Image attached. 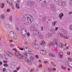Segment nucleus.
<instances>
[{
	"mask_svg": "<svg viewBox=\"0 0 72 72\" xmlns=\"http://www.w3.org/2000/svg\"><path fill=\"white\" fill-rule=\"evenodd\" d=\"M24 49L26 53H24L23 55H21L18 51H16L15 53V55L19 59H22V58L24 59H27L28 56L27 55V53H28L30 54H32V52L31 50H30V49L29 48L27 47H24Z\"/></svg>",
	"mask_w": 72,
	"mask_h": 72,
	"instance_id": "f257e3e1",
	"label": "nucleus"
},
{
	"mask_svg": "<svg viewBox=\"0 0 72 72\" xmlns=\"http://www.w3.org/2000/svg\"><path fill=\"white\" fill-rule=\"evenodd\" d=\"M33 21V18L31 15L29 14H26L25 16V18H22V22L25 23L26 25L31 24V22Z\"/></svg>",
	"mask_w": 72,
	"mask_h": 72,
	"instance_id": "f03ea898",
	"label": "nucleus"
},
{
	"mask_svg": "<svg viewBox=\"0 0 72 72\" xmlns=\"http://www.w3.org/2000/svg\"><path fill=\"white\" fill-rule=\"evenodd\" d=\"M10 36L14 39H16L17 37L16 34L13 31H11L10 32Z\"/></svg>",
	"mask_w": 72,
	"mask_h": 72,
	"instance_id": "7ed1b4c3",
	"label": "nucleus"
},
{
	"mask_svg": "<svg viewBox=\"0 0 72 72\" xmlns=\"http://www.w3.org/2000/svg\"><path fill=\"white\" fill-rule=\"evenodd\" d=\"M56 3L57 4H58V5L60 6H61L62 5H64V4H66L64 3V2H63L62 3V0H54Z\"/></svg>",
	"mask_w": 72,
	"mask_h": 72,
	"instance_id": "20e7f679",
	"label": "nucleus"
},
{
	"mask_svg": "<svg viewBox=\"0 0 72 72\" xmlns=\"http://www.w3.org/2000/svg\"><path fill=\"white\" fill-rule=\"evenodd\" d=\"M57 40H56V41H53V45L54 48H56L57 46L59 44V42H57Z\"/></svg>",
	"mask_w": 72,
	"mask_h": 72,
	"instance_id": "39448f33",
	"label": "nucleus"
},
{
	"mask_svg": "<svg viewBox=\"0 0 72 72\" xmlns=\"http://www.w3.org/2000/svg\"><path fill=\"white\" fill-rule=\"evenodd\" d=\"M33 47H34L36 50H39L40 48V46L38 45L37 44L33 43Z\"/></svg>",
	"mask_w": 72,
	"mask_h": 72,
	"instance_id": "423d86ee",
	"label": "nucleus"
},
{
	"mask_svg": "<svg viewBox=\"0 0 72 72\" xmlns=\"http://www.w3.org/2000/svg\"><path fill=\"white\" fill-rule=\"evenodd\" d=\"M8 3L9 4H11V6L12 7L13 9H14V6L12 4V0H7Z\"/></svg>",
	"mask_w": 72,
	"mask_h": 72,
	"instance_id": "0eeeda50",
	"label": "nucleus"
},
{
	"mask_svg": "<svg viewBox=\"0 0 72 72\" xmlns=\"http://www.w3.org/2000/svg\"><path fill=\"white\" fill-rule=\"evenodd\" d=\"M6 54L10 57H11L13 55V53L12 52L9 51L6 52Z\"/></svg>",
	"mask_w": 72,
	"mask_h": 72,
	"instance_id": "6e6552de",
	"label": "nucleus"
},
{
	"mask_svg": "<svg viewBox=\"0 0 72 72\" xmlns=\"http://www.w3.org/2000/svg\"><path fill=\"white\" fill-rule=\"evenodd\" d=\"M51 9L52 10L54 11L55 10V6L54 4H51Z\"/></svg>",
	"mask_w": 72,
	"mask_h": 72,
	"instance_id": "1a4fd4ad",
	"label": "nucleus"
},
{
	"mask_svg": "<svg viewBox=\"0 0 72 72\" xmlns=\"http://www.w3.org/2000/svg\"><path fill=\"white\" fill-rule=\"evenodd\" d=\"M47 5L46 2H43L41 3V6L43 7H45Z\"/></svg>",
	"mask_w": 72,
	"mask_h": 72,
	"instance_id": "9d476101",
	"label": "nucleus"
},
{
	"mask_svg": "<svg viewBox=\"0 0 72 72\" xmlns=\"http://www.w3.org/2000/svg\"><path fill=\"white\" fill-rule=\"evenodd\" d=\"M28 4L30 6L34 5V4H35V2L31 1L28 2Z\"/></svg>",
	"mask_w": 72,
	"mask_h": 72,
	"instance_id": "9b49d317",
	"label": "nucleus"
},
{
	"mask_svg": "<svg viewBox=\"0 0 72 72\" xmlns=\"http://www.w3.org/2000/svg\"><path fill=\"white\" fill-rule=\"evenodd\" d=\"M16 3V8H17V9H19V1H17L15 3Z\"/></svg>",
	"mask_w": 72,
	"mask_h": 72,
	"instance_id": "f8f14e48",
	"label": "nucleus"
},
{
	"mask_svg": "<svg viewBox=\"0 0 72 72\" xmlns=\"http://www.w3.org/2000/svg\"><path fill=\"white\" fill-rule=\"evenodd\" d=\"M40 53L43 55L46 54V51L45 50H42L40 51Z\"/></svg>",
	"mask_w": 72,
	"mask_h": 72,
	"instance_id": "ddd939ff",
	"label": "nucleus"
},
{
	"mask_svg": "<svg viewBox=\"0 0 72 72\" xmlns=\"http://www.w3.org/2000/svg\"><path fill=\"white\" fill-rule=\"evenodd\" d=\"M64 16V14L63 13H61L60 14H59V17L60 18V19H62V17Z\"/></svg>",
	"mask_w": 72,
	"mask_h": 72,
	"instance_id": "4468645a",
	"label": "nucleus"
},
{
	"mask_svg": "<svg viewBox=\"0 0 72 72\" xmlns=\"http://www.w3.org/2000/svg\"><path fill=\"white\" fill-rule=\"evenodd\" d=\"M21 33L22 35H26L27 34V30H25L24 32H23V31L21 30Z\"/></svg>",
	"mask_w": 72,
	"mask_h": 72,
	"instance_id": "2eb2a0df",
	"label": "nucleus"
},
{
	"mask_svg": "<svg viewBox=\"0 0 72 72\" xmlns=\"http://www.w3.org/2000/svg\"><path fill=\"white\" fill-rule=\"evenodd\" d=\"M58 54L60 56V58H63V53L62 52H60Z\"/></svg>",
	"mask_w": 72,
	"mask_h": 72,
	"instance_id": "dca6fc26",
	"label": "nucleus"
},
{
	"mask_svg": "<svg viewBox=\"0 0 72 72\" xmlns=\"http://www.w3.org/2000/svg\"><path fill=\"white\" fill-rule=\"evenodd\" d=\"M45 44V42L44 40H42L41 42L40 43V45L44 46Z\"/></svg>",
	"mask_w": 72,
	"mask_h": 72,
	"instance_id": "f3484780",
	"label": "nucleus"
},
{
	"mask_svg": "<svg viewBox=\"0 0 72 72\" xmlns=\"http://www.w3.org/2000/svg\"><path fill=\"white\" fill-rule=\"evenodd\" d=\"M51 37V34L50 33H49L46 35V38H49Z\"/></svg>",
	"mask_w": 72,
	"mask_h": 72,
	"instance_id": "a211bd4d",
	"label": "nucleus"
},
{
	"mask_svg": "<svg viewBox=\"0 0 72 72\" xmlns=\"http://www.w3.org/2000/svg\"><path fill=\"white\" fill-rule=\"evenodd\" d=\"M50 31L52 32V33H55V29L54 28L51 29L50 30Z\"/></svg>",
	"mask_w": 72,
	"mask_h": 72,
	"instance_id": "6ab92c4d",
	"label": "nucleus"
},
{
	"mask_svg": "<svg viewBox=\"0 0 72 72\" xmlns=\"http://www.w3.org/2000/svg\"><path fill=\"white\" fill-rule=\"evenodd\" d=\"M27 62L29 65H31L32 64V62H31L30 60H27Z\"/></svg>",
	"mask_w": 72,
	"mask_h": 72,
	"instance_id": "aec40b11",
	"label": "nucleus"
},
{
	"mask_svg": "<svg viewBox=\"0 0 72 72\" xmlns=\"http://www.w3.org/2000/svg\"><path fill=\"white\" fill-rule=\"evenodd\" d=\"M60 47L61 48H63V43H60Z\"/></svg>",
	"mask_w": 72,
	"mask_h": 72,
	"instance_id": "412c9836",
	"label": "nucleus"
},
{
	"mask_svg": "<svg viewBox=\"0 0 72 72\" xmlns=\"http://www.w3.org/2000/svg\"><path fill=\"white\" fill-rule=\"evenodd\" d=\"M49 56H50L51 57H55V55L52 53H49Z\"/></svg>",
	"mask_w": 72,
	"mask_h": 72,
	"instance_id": "4be33fe9",
	"label": "nucleus"
},
{
	"mask_svg": "<svg viewBox=\"0 0 72 72\" xmlns=\"http://www.w3.org/2000/svg\"><path fill=\"white\" fill-rule=\"evenodd\" d=\"M38 36H39V37H40V39H42V36L41 35V33H40L38 32Z\"/></svg>",
	"mask_w": 72,
	"mask_h": 72,
	"instance_id": "5701e85b",
	"label": "nucleus"
},
{
	"mask_svg": "<svg viewBox=\"0 0 72 72\" xmlns=\"http://www.w3.org/2000/svg\"><path fill=\"white\" fill-rule=\"evenodd\" d=\"M59 35H60V37H61L62 38H63V37H64V35L62 33H59Z\"/></svg>",
	"mask_w": 72,
	"mask_h": 72,
	"instance_id": "b1692460",
	"label": "nucleus"
},
{
	"mask_svg": "<svg viewBox=\"0 0 72 72\" xmlns=\"http://www.w3.org/2000/svg\"><path fill=\"white\" fill-rule=\"evenodd\" d=\"M57 22L56 21H54L53 22L52 24L54 26H55V23H57Z\"/></svg>",
	"mask_w": 72,
	"mask_h": 72,
	"instance_id": "393cba45",
	"label": "nucleus"
},
{
	"mask_svg": "<svg viewBox=\"0 0 72 72\" xmlns=\"http://www.w3.org/2000/svg\"><path fill=\"white\" fill-rule=\"evenodd\" d=\"M69 66L71 68H72V62H70L69 64Z\"/></svg>",
	"mask_w": 72,
	"mask_h": 72,
	"instance_id": "a878e982",
	"label": "nucleus"
},
{
	"mask_svg": "<svg viewBox=\"0 0 72 72\" xmlns=\"http://www.w3.org/2000/svg\"><path fill=\"white\" fill-rule=\"evenodd\" d=\"M4 17V15L3 14L1 15V19H3Z\"/></svg>",
	"mask_w": 72,
	"mask_h": 72,
	"instance_id": "bb28decb",
	"label": "nucleus"
},
{
	"mask_svg": "<svg viewBox=\"0 0 72 72\" xmlns=\"http://www.w3.org/2000/svg\"><path fill=\"white\" fill-rule=\"evenodd\" d=\"M51 64L53 67H54V66H55V65L54 64V63H53V62H51Z\"/></svg>",
	"mask_w": 72,
	"mask_h": 72,
	"instance_id": "cd10ccee",
	"label": "nucleus"
},
{
	"mask_svg": "<svg viewBox=\"0 0 72 72\" xmlns=\"http://www.w3.org/2000/svg\"><path fill=\"white\" fill-rule=\"evenodd\" d=\"M9 19H10V21H12L13 20L12 16V15L10 16Z\"/></svg>",
	"mask_w": 72,
	"mask_h": 72,
	"instance_id": "c85d7f7f",
	"label": "nucleus"
},
{
	"mask_svg": "<svg viewBox=\"0 0 72 72\" xmlns=\"http://www.w3.org/2000/svg\"><path fill=\"white\" fill-rule=\"evenodd\" d=\"M6 27L7 28H9L10 27V26L9 24H6Z\"/></svg>",
	"mask_w": 72,
	"mask_h": 72,
	"instance_id": "c756f323",
	"label": "nucleus"
},
{
	"mask_svg": "<svg viewBox=\"0 0 72 72\" xmlns=\"http://www.w3.org/2000/svg\"><path fill=\"white\" fill-rule=\"evenodd\" d=\"M28 42H27V41H25L24 42V44L25 45H28Z\"/></svg>",
	"mask_w": 72,
	"mask_h": 72,
	"instance_id": "7c9ffc66",
	"label": "nucleus"
},
{
	"mask_svg": "<svg viewBox=\"0 0 72 72\" xmlns=\"http://www.w3.org/2000/svg\"><path fill=\"white\" fill-rule=\"evenodd\" d=\"M30 60H33L34 59V58L32 57V56H31L30 57Z\"/></svg>",
	"mask_w": 72,
	"mask_h": 72,
	"instance_id": "2f4dec72",
	"label": "nucleus"
},
{
	"mask_svg": "<svg viewBox=\"0 0 72 72\" xmlns=\"http://www.w3.org/2000/svg\"><path fill=\"white\" fill-rule=\"evenodd\" d=\"M69 29L71 31H72V24L70 25L69 26Z\"/></svg>",
	"mask_w": 72,
	"mask_h": 72,
	"instance_id": "473e14b6",
	"label": "nucleus"
},
{
	"mask_svg": "<svg viewBox=\"0 0 72 72\" xmlns=\"http://www.w3.org/2000/svg\"><path fill=\"white\" fill-rule=\"evenodd\" d=\"M5 5V4H4V3H2V6L1 7V8H3L4 7V5Z\"/></svg>",
	"mask_w": 72,
	"mask_h": 72,
	"instance_id": "72a5a7b5",
	"label": "nucleus"
},
{
	"mask_svg": "<svg viewBox=\"0 0 72 72\" xmlns=\"http://www.w3.org/2000/svg\"><path fill=\"white\" fill-rule=\"evenodd\" d=\"M4 67H7L8 66V65L7 64H4Z\"/></svg>",
	"mask_w": 72,
	"mask_h": 72,
	"instance_id": "f704fd0d",
	"label": "nucleus"
},
{
	"mask_svg": "<svg viewBox=\"0 0 72 72\" xmlns=\"http://www.w3.org/2000/svg\"><path fill=\"white\" fill-rule=\"evenodd\" d=\"M46 19V17H44L42 19V20L43 21H45Z\"/></svg>",
	"mask_w": 72,
	"mask_h": 72,
	"instance_id": "c9c22d12",
	"label": "nucleus"
},
{
	"mask_svg": "<svg viewBox=\"0 0 72 72\" xmlns=\"http://www.w3.org/2000/svg\"><path fill=\"white\" fill-rule=\"evenodd\" d=\"M13 64L14 66H16V65L17 64H16V63H15V62H13Z\"/></svg>",
	"mask_w": 72,
	"mask_h": 72,
	"instance_id": "e433bc0d",
	"label": "nucleus"
},
{
	"mask_svg": "<svg viewBox=\"0 0 72 72\" xmlns=\"http://www.w3.org/2000/svg\"><path fill=\"white\" fill-rule=\"evenodd\" d=\"M49 46H51V45H53V43H52L50 42L49 44Z\"/></svg>",
	"mask_w": 72,
	"mask_h": 72,
	"instance_id": "4c0bfd02",
	"label": "nucleus"
},
{
	"mask_svg": "<svg viewBox=\"0 0 72 72\" xmlns=\"http://www.w3.org/2000/svg\"><path fill=\"white\" fill-rule=\"evenodd\" d=\"M0 58H3L4 56H3L2 55H0Z\"/></svg>",
	"mask_w": 72,
	"mask_h": 72,
	"instance_id": "58836bf2",
	"label": "nucleus"
},
{
	"mask_svg": "<svg viewBox=\"0 0 72 72\" xmlns=\"http://www.w3.org/2000/svg\"><path fill=\"white\" fill-rule=\"evenodd\" d=\"M5 71H6V68H3V72H5Z\"/></svg>",
	"mask_w": 72,
	"mask_h": 72,
	"instance_id": "ea45409f",
	"label": "nucleus"
},
{
	"mask_svg": "<svg viewBox=\"0 0 72 72\" xmlns=\"http://www.w3.org/2000/svg\"><path fill=\"white\" fill-rule=\"evenodd\" d=\"M63 38L65 39H68L67 37L64 36V37H63Z\"/></svg>",
	"mask_w": 72,
	"mask_h": 72,
	"instance_id": "a19ab883",
	"label": "nucleus"
},
{
	"mask_svg": "<svg viewBox=\"0 0 72 72\" xmlns=\"http://www.w3.org/2000/svg\"><path fill=\"white\" fill-rule=\"evenodd\" d=\"M68 59L69 61H71V60H72V58H71V57L68 58Z\"/></svg>",
	"mask_w": 72,
	"mask_h": 72,
	"instance_id": "79ce46f5",
	"label": "nucleus"
},
{
	"mask_svg": "<svg viewBox=\"0 0 72 72\" xmlns=\"http://www.w3.org/2000/svg\"><path fill=\"white\" fill-rule=\"evenodd\" d=\"M58 30V27H56L55 29V31H57Z\"/></svg>",
	"mask_w": 72,
	"mask_h": 72,
	"instance_id": "37998d69",
	"label": "nucleus"
},
{
	"mask_svg": "<svg viewBox=\"0 0 72 72\" xmlns=\"http://www.w3.org/2000/svg\"><path fill=\"white\" fill-rule=\"evenodd\" d=\"M6 72H10V70L8 69L6 70Z\"/></svg>",
	"mask_w": 72,
	"mask_h": 72,
	"instance_id": "c03bdc74",
	"label": "nucleus"
},
{
	"mask_svg": "<svg viewBox=\"0 0 72 72\" xmlns=\"http://www.w3.org/2000/svg\"><path fill=\"white\" fill-rule=\"evenodd\" d=\"M27 35L28 36H30V34L29 33H27Z\"/></svg>",
	"mask_w": 72,
	"mask_h": 72,
	"instance_id": "a18cd8bd",
	"label": "nucleus"
},
{
	"mask_svg": "<svg viewBox=\"0 0 72 72\" xmlns=\"http://www.w3.org/2000/svg\"><path fill=\"white\" fill-rule=\"evenodd\" d=\"M10 9H8L7 10V12H10Z\"/></svg>",
	"mask_w": 72,
	"mask_h": 72,
	"instance_id": "49530a36",
	"label": "nucleus"
},
{
	"mask_svg": "<svg viewBox=\"0 0 72 72\" xmlns=\"http://www.w3.org/2000/svg\"><path fill=\"white\" fill-rule=\"evenodd\" d=\"M22 37L24 39H26V36H25V35H24Z\"/></svg>",
	"mask_w": 72,
	"mask_h": 72,
	"instance_id": "de8ad7c7",
	"label": "nucleus"
},
{
	"mask_svg": "<svg viewBox=\"0 0 72 72\" xmlns=\"http://www.w3.org/2000/svg\"><path fill=\"white\" fill-rule=\"evenodd\" d=\"M20 50H23L24 49V48H20Z\"/></svg>",
	"mask_w": 72,
	"mask_h": 72,
	"instance_id": "09e8293b",
	"label": "nucleus"
},
{
	"mask_svg": "<svg viewBox=\"0 0 72 72\" xmlns=\"http://www.w3.org/2000/svg\"><path fill=\"white\" fill-rule=\"evenodd\" d=\"M35 57H36V58L37 59H38V58H39V57L38 55H35Z\"/></svg>",
	"mask_w": 72,
	"mask_h": 72,
	"instance_id": "8fccbe9b",
	"label": "nucleus"
},
{
	"mask_svg": "<svg viewBox=\"0 0 72 72\" xmlns=\"http://www.w3.org/2000/svg\"><path fill=\"white\" fill-rule=\"evenodd\" d=\"M4 63H7L8 62V61H5V60H3Z\"/></svg>",
	"mask_w": 72,
	"mask_h": 72,
	"instance_id": "3c124183",
	"label": "nucleus"
},
{
	"mask_svg": "<svg viewBox=\"0 0 72 72\" xmlns=\"http://www.w3.org/2000/svg\"><path fill=\"white\" fill-rule=\"evenodd\" d=\"M64 34H65V35H66V34L67 32H66V30H64Z\"/></svg>",
	"mask_w": 72,
	"mask_h": 72,
	"instance_id": "603ef678",
	"label": "nucleus"
},
{
	"mask_svg": "<svg viewBox=\"0 0 72 72\" xmlns=\"http://www.w3.org/2000/svg\"><path fill=\"white\" fill-rule=\"evenodd\" d=\"M38 67H42V65L41 64L39 65L38 66Z\"/></svg>",
	"mask_w": 72,
	"mask_h": 72,
	"instance_id": "864d4df0",
	"label": "nucleus"
},
{
	"mask_svg": "<svg viewBox=\"0 0 72 72\" xmlns=\"http://www.w3.org/2000/svg\"><path fill=\"white\" fill-rule=\"evenodd\" d=\"M34 29H33V30H35V31L36 30V27H34Z\"/></svg>",
	"mask_w": 72,
	"mask_h": 72,
	"instance_id": "5fc2aeb1",
	"label": "nucleus"
},
{
	"mask_svg": "<svg viewBox=\"0 0 72 72\" xmlns=\"http://www.w3.org/2000/svg\"><path fill=\"white\" fill-rule=\"evenodd\" d=\"M38 61L39 62V63H41V60L39 59L38 60Z\"/></svg>",
	"mask_w": 72,
	"mask_h": 72,
	"instance_id": "6e6d98bb",
	"label": "nucleus"
},
{
	"mask_svg": "<svg viewBox=\"0 0 72 72\" xmlns=\"http://www.w3.org/2000/svg\"><path fill=\"white\" fill-rule=\"evenodd\" d=\"M41 0H37V2H38V3H39V2H40V1H41Z\"/></svg>",
	"mask_w": 72,
	"mask_h": 72,
	"instance_id": "4d7b16f0",
	"label": "nucleus"
},
{
	"mask_svg": "<svg viewBox=\"0 0 72 72\" xmlns=\"http://www.w3.org/2000/svg\"><path fill=\"white\" fill-rule=\"evenodd\" d=\"M69 15H71V14H72V12H70L69 13Z\"/></svg>",
	"mask_w": 72,
	"mask_h": 72,
	"instance_id": "13d9d810",
	"label": "nucleus"
},
{
	"mask_svg": "<svg viewBox=\"0 0 72 72\" xmlns=\"http://www.w3.org/2000/svg\"><path fill=\"white\" fill-rule=\"evenodd\" d=\"M69 46H67L66 47V48L67 49H69Z\"/></svg>",
	"mask_w": 72,
	"mask_h": 72,
	"instance_id": "bf43d9fd",
	"label": "nucleus"
},
{
	"mask_svg": "<svg viewBox=\"0 0 72 72\" xmlns=\"http://www.w3.org/2000/svg\"><path fill=\"white\" fill-rule=\"evenodd\" d=\"M44 63H48V61H44Z\"/></svg>",
	"mask_w": 72,
	"mask_h": 72,
	"instance_id": "052dcab7",
	"label": "nucleus"
},
{
	"mask_svg": "<svg viewBox=\"0 0 72 72\" xmlns=\"http://www.w3.org/2000/svg\"><path fill=\"white\" fill-rule=\"evenodd\" d=\"M33 71V69H31L30 72H32V71Z\"/></svg>",
	"mask_w": 72,
	"mask_h": 72,
	"instance_id": "680f3d73",
	"label": "nucleus"
},
{
	"mask_svg": "<svg viewBox=\"0 0 72 72\" xmlns=\"http://www.w3.org/2000/svg\"><path fill=\"white\" fill-rule=\"evenodd\" d=\"M11 48H13L14 46V45H11L10 46Z\"/></svg>",
	"mask_w": 72,
	"mask_h": 72,
	"instance_id": "e2e57ef3",
	"label": "nucleus"
},
{
	"mask_svg": "<svg viewBox=\"0 0 72 72\" xmlns=\"http://www.w3.org/2000/svg\"><path fill=\"white\" fill-rule=\"evenodd\" d=\"M2 64H3V63L1 61H0V66H1Z\"/></svg>",
	"mask_w": 72,
	"mask_h": 72,
	"instance_id": "0e129e2a",
	"label": "nucleus"
},
{
	"mask_svg": "<svg viewBox=\"0 0 72 72\" xmlns=\"http://www.w3.org/2000/svg\"><path fill=\"white\" fill-rule=\"evenodd\" d=\"M53 71H56V69L55 68H53Z\"/></svg>",
	"mask_w": 72,
	"mask_h": 72,
	"instance_id": "69168bd1",
	"label": "nucleus"
},
{
	"mask_svg": "<svg viewBox=\"0 0 72 72\" xmlns=\"http://www.w3.org/2000/svg\"><path fill=\"white\" fill-rule=\"evenodd\" d=\"M5 60H8V58H7V57H5Z\"/></svg>",
	"mask_w": 72,
	"mask_h": 72,
	"instance_id": "338daca9",
	"label": "nucleus"
},
{
	"mask_svg": "<svg viewBox=\"0 0 72 72\" xmlns=\"http://www.w3.org/2000/svg\"><path fill=\"white\" fill-rule=\"evenodd\" d=\"M18 72V71H17V70H14V72Z\"/></svg>",
	"mask_w": 72,
	"mask_h": 72,
	"instance_id": "774afa93",
	"label": "nucleus"
}]
</instances>
